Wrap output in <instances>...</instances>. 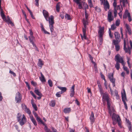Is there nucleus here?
Returning a JSON list of instances; mask_svg holds the SVG:
<instances>
[{
	"label": "nucleus",
	"mask_w": 132,
	"mask_h": 132,
	"mask_svg": "<svg viewBox=\"0 0 132 132\" xmlns=\"http://www.w3.org/2000/svg\"><path fill=\"white\" fill-rule=\"evenodd\" d=\"M19 121V122L21 126L23 125L26 122V118L25 117V116L24 114H23V117L21 120Z\"/></svg>",
	"instance_id": "9d476101"
},
{
	"label": "nucleus",
	"mask_w": 132,
	"mask_h": 132,
	"mask_svg": "<svg viewBox=\"0 0 132 132\" xmlns=\"http://www.w3.org/2000/svg\"><path fill=\"white\" fill-rule=\"evenodd\" d=\"M120 3H122L123 6V7L125 6V3L128 4V2L127 0H120Z\"/></svg>",
	"instance_id": "bb28decb"
},
{
	"label": "nucleus",
	"mask_w": 132,
	"mask_h": 132,
	"mask_svg": "<svg viewBox=\"0 0 132 132\" xmlns=\"http://www.w3.org/2000/svg\"><path fill=\"white\" fill-rule=\"evenodd\" d=\"M125 64L123 61V64L122 65H123V70L126 71L127 74H128L129 73V71L128 70L127 68L126 67H125Z\"/></svg>",
	"instance_id": "7c9ffc66"
},
{
	"label": "nucleus",
	"mask_w": 132,
	"mask_h": 132,
	"mask_svg": "<svg viewBox=\"0 0 132 132\" xmlns=\"http://www.w3.org/2000/svg\"><path fill=\"white\" fill-rule=\"evenodd\" d=\"M116 9L117 10V11L118 10L119 11H120V10H122L120 9V5H118L116 6Z\"/></svg>",
	"instance_id": "4d7b16f0"
},
{
	"label": "nucleus",
	"mask_w": 132,
	"mask_h": 132,
	"mask_svg": "<svg viewBox=\"0 0 132 132\" xmlns=\"http://www.w3.org/2000/svg\"><path fill=\"white\" fill-rule=\"evenodd\" d=\"M40 74L41 77H40L39 78L41 81L43 83L46 81V80L44 78V75L41 72L40 73Z\"/></svg>",
	"instance_id": "5701e85b"
},
{
	"label": "nucleus",
	"mask_w": 132,
	"mask_h": 132,
	"mask_svg": "<svg viewBox=\"0 0 132 132\" xmlns=\"http://www.w3.org/2000/svg\"><path fill=\"white\" fill-rule=\"evenodd\" d=\"M22 97L21 96L20 93L18 92L16 94L15 97V101H16V103H19L21 101Z\"/></svg>",
	"instance_id": "20e7f679"
},
{
	"label": "nucleus",
	"mask_w": 132,
	"mask_h": 132,
	"mask_svg": "<svg viewBox=\"0 0 132 132\" xmlns=\"http://www.w3.org/2000/svg\"><path fill=\"white\" fill-rule=\"evenodd\" d=\"M1 15L2 17V18L4 20L6 19V17L2 11L1 12Z\"/></svg>",
	"instance_id": "58836bf2"
},
{
	"label": "nucleus",
	"mask_w": 132,
	"mask_h": 132,
	"mask_svg": "<svg viewBox=\"0 0 132 132\" xmlns=\"http://www.w3.org/2000/svg\"><path fill=\"white\" fill-rule=\"evenodd\" d=\"M9 73L11 74L12 75L14 76H16V74L12 71L10 70L9 71Z\"/></svg>",
	"instance_id": "bf43d9fd"
},
{
	"label": "nucleus",
	"mask_w": 132,
	"mask_h": 132,
	"mask_svg": "<svg viewBox=\"0 0 132 132\" xmlns=\"http://www.w3.org/2000/svg\"><path fill=\"white\" fill-rule=\"evenodd\" d=\"M125 27L128 34L129 35H131V31L128 25L127 24H125Z\"/></svg>",
	"instance_id": "aec40b11"
},
{
	"label": "nucleus",
	"mask_w": 132,
	"mask_h": 132,
	"mask_svg": "<svg viewBox=\"0 0 132 132\" xmlns=\"http://www.w3.org/2000/svg\"><path fill=\"white\" fill-rule=\"evenodd\" d=\"M118 116H119L118 115H117L115 113L113 114L112 118L113 120V124L115 125L117 123V119L118 118Z\"/></svg>",
	"instance_id": "39448f33"
},
{
	"label": "nucleus",
	"mask_w": 132,
	"mask_h": 132,
	"mask_svg": "<svg viewBox=\"0 0 132 132\" xmlns=\"http://www.w3.org/2000/svg\"><path fill=\"white\" fill-rule=\"evenodd\" d=\"M116 50L117 51H119L120 49V46L118 45H116L115 46Z\"/></svg>",
	"instance_id": "864d4df0"
},
{
	"label": "nucleus",
	"mask_w": 132,
	"mask_h": 132,
	"mask_svg": "<svg viewBox=\"0 0 132 132\" xmlns=\"http://www.w3.org/2000/svg\"><path fill=\"white\" fill-rule=\"evenodd\" d=\"M121 97L122 101L124 103L125 102V100H127L126 94L124 89H123V92L121 93Z\"/></svg>",
	"instance_id": "6e6552de"
},
{
	"label": "nucleus",
	"mask_w": 132,
	"mask_h": 132,
	"mask_svg": "<svg viewBox=\"0 0 132 132\" xmlns=\"http://www.w3.org/2000/svg\"><path fill=\"white\" fill-rule=\"evenodd\" d=\"M60 3H58L57 5H56V10L57 11V12H59L60 11V5L59 4Z\"/></svg>",
	"instance_id": "ea45409f"
},
{
	"label": "nucleus",
	"mask_w": 132,
	"mask_h": 132,
	"mask_svg": "<svg viewBox=\"0 0 132 132\" xmlns=\"http://www.w3.org/2000/svg\"><path fill=\"white\" fill-rule=\"evenodd\" d=\"M113 77V73H109L108 74V77L109 79L112 78Z\"/></svg>",
	"instance_id": "37998d69"
},
{
	"label": "nucleus",
	"mask_w": 132,
	"mask_h": 132,
	"mask_svg": "<svg viewBox=\"0 0 132 132\" xmlns=\"http://www.w3.org/2000/svg\"><path fill=\"white\" fill-rule=\"evenodd\" d=\"M43 15L46 20L47 21H48V18L49 16V14L47 11L45 10H43Z\"/></svg>",
	"instance_id": "9b49d317"
},
{
	"label": "nucleus",
	"mask_w": 132,
	"mask_h": 132,
	"mask_svg": "<svg viewBox=\"0 0 132 132\" xmlns=\"http://www.w3.org/2000/svg\"><path fill=\"white\" fill-rule=\"evenodd\" d=\"M81 1V0H74L73 1L77 4L78 5V8L80 9H81L82 8V4L80 2Z\"/></svg>",
	"instance_id": "dca6fc26"
},
{
	"label": "nucleus",
	"mask_w": 132,
	"mask_h": 132,
	"mask_svg": "<svg viewBox=\"0 0 132 132\" xmlns=\"http://www.w3.org/2000/svg\"><path fill=\"white\" fill-rule=\"evenodd\" d=\"M104 9L105 11H107L108 9H109L110 5L108 2L106 1L104 3Z\"/></svg>",
	"instance_id": "f3484780"
},
{
	"label": "nucleus",
	"mask_w": 132,
	"mask_h": 132,
	"mask_svg": "<svg viewBox=\"0 0 132 132\" xmlns=\"http://www.w3.org/2000/svg\"><path fill=\"white\" fill-rule=\"evenodd\" d=\"M114 60L116 62L115 65V67L117 70L120 68V64L119 63H121L122 65L123 64V58L119 54H117L115 56Z\"/></svg>",
	"instance_id": "f257e3e1"
},
{
	"label": "nucleus",
	"mask_w": 132,
	"mask_h": 132,
	"mask_svg": "<svg viewBox=\"0 0 132 132\" xmlns=\"http://www.w3.org/2000/svg\"><path fill=\"white\" fill-rule=\"evenodd\" d=\"M99 92L100 93L101 95H103L104 93H103V92L102 88V89H99Z\"/></svg>",
	"instance_id": "69168bd1"
},
{
	"label": "nucleus",
	"mask_w": 132,
	"mask_h": 132,
	"mask_svg": "<svg viewBox=\"0 0 132 132\" xmlns=\"http://www.w3.org/2000/svg\"><path fill=\"white\" fill-rule=\"evenodd\" d=\"M21 118V115L20 113H18L17 114V119L18 121H20V119Z\"/></svg>",
	"instance_id": "f704fd0d"
},
{
	"label": "nucleus",
	"mask_w": 132,
	"mask_h": 132,
	"mask_svg": "<svg viewBox=\"0 0 132 132\" xmlns=\"http://www.w3.org/2000/svg\"><path fill=\"white\" fill-rule=\"evenodd\" d=\"M95 10L98 12H100L101 11V10L100 7L96 6L95 7Z\"/></svg>",
	"instance_id": "09e8293b"
},
{
	"label": "nucleus",
	"mask_w": 132,
	"mask_h": 132,
	"mask_svg": "<svg viewBox=\"0 0 132 132\" xmlns=\"http://www.w3.org/2000/svg\"><path fill=\"white\" fill-rule=\"evenodd\" d=\"M128 13H130L128 12V10H126L125 13L123 15V19H126L127 16V14Z\"/></svg>",
	"instance_id": "2f4dec72"
},
{
	"label": "nucleus",
	"mask_w": 132,
	"mask_h": 132,
	"mask_svg": "<svg viewBox=\"0 0 132 132\" xmlns=\"http://www.w3.org/2000/svg\"><path fill=\"white\" fill-rule=\"evenodd\" d=\"M102 98L103 101H106L109 99H110L109 96L108 94L106 92L103 94L102 95Z\"/></svg>",
	"instance_id": "423d86ee"
},
{
	"label": "nucleus",
	"mask_w": 132,
	"mask_h": 132,
	"mask_svg": "<svg viewBox=\"0 0 132 132\" xmlns=\"http://www.w3.org/2000/svg\"><path fill=\"white\" fill-rule=\"evenodd\" d=\"M41 123L43 125L45 126L44 129L46 132H52L50 130L47 128V126L45 125L43 121ZM51 129L52 130V132H57V130L54 128L53 127L51 128Z\"/></svg>",
	"instance_id": "7ed1b4c3"
},
{
	"label": "nucleus",
	"mask_w": 132,
	"mask_h": 132,
	"mask_svg": "<svg viewBox=\"0 0 132 132\" xmlns=\"http://www.w3.org/2000/svg\"><path fill=\"white\" fill-rule=\"evenodd\" d=\"M25 83L26 84V86L28 87V90H30V86L28 84V82L25 81Z\"/></svg>",
	"instance_id": "6e6d98bb"
},
{
	"label": "nucleus",
	"mask_w": 132,
	"mask_h": 132,
	"mask_svg": "<svg viewBox=\"0 0 132 132\" xmlns=\"http://www.w3.org/2000/svg\"><path fill=\"white\" fill-rule=\"evenodd\" d=\"M117 10L116 9H114V17H116L117 15Z\"/></svg>",
	"instance_id": "680f3d73"
},
{
	"label": "nucleus",
	"mask_w": 132,
	"mask_h": 132,
	"mask_svg": "<svg viewBox=\"0 0 132 132\" xmlns=\"http://www.w3.org/2000/svg\"><path fill=\"white\" fill-rule=\"evenodd\" d=\"M21 107L22 109L24 110H25L27 108V106L24 104H21Z\"/></svg>",
	"instance_id": "3c124183"
},
{
	"label": "nucleus",
	"mask_w": 132,
	"mask_h": 132,
	"mask_svg": "<svg viewBox=\"0 0 132 132\" xmlns=\"http://www.w3.org/2000/svg\"><path fill=\"white\" fill-rule=\"evenodd\" d=\"M75 85H73L70 89V96L71 97L73 96L75 94Z\"/></svg>",
	"instance_id": "f8f14e48"
},
{
	"label": "nucleus",
	"mask_w": 132,
	"mask_h": 132,
	"mask_svg": "<svg viewBox=\"0 0 132 132\" xmlns=\"http://www.w3.org/2000/svg\"><path fill=\"white\" fill-rule=\"evenodd\" d=\"M104 27H100L99 28L98 33L99 37H102L104 34Z\"/></svg>",
	"instance_id": "0eeeda50"
},
{
	"label": "nucleus",
	"mask_w": 132,
	"mask_h": 132,
	"mask_svg": "<svg viewBox=\"0 0 132 132\" xmlns=\"http://www.w3.org/2000/svg\"><path fill=\"white\" fill-rule=\"evenodd\" d=\"M24 111L28 113L29 114H31V112L30 110L28 108H27Z\"/></svg>",
	"instance_id": "79ce46f5"
},
{
	"label": "nucleus",
	"mask_w": 132,
	"mask_h": 132,
	"mask_svg": "<svg viewBox=\"0 0 132 132\" xmlns=\"http://www.w3.org/2000/svg\"><path fill=\"white\" fill-rule=\"evenodd\" d=\"M33 114L34 115L36 118L38 117L37 114L34 111L33 112Z\"/></svg>",
	"instance_id": "774afa93"
},
{
	"label": "nucleus",
	"mask_w": 132,
	"mask_h": 132,
	"mask_svg": "<svg viewBox=\"0 0 132 132\" xmlns=\"http://www.w3.org/2000/svg\"><path fill=\"white\" fill-rule=\"evenodd\" d=\"M83 23L84 24V28H83L84 29H86V25H87L88 24V22L87 20H85V19H83Z\"/></svg>",
	"instance_id": "c85d7f7f"
},
{
	"label": "nucleus",
	"mask_w": 132,
	"mask_h": 132,
	"mask_svg": "<svg viewBox=\"0 0 132 132\" xmlns=\"http://www.w3.org/2000/svg\"><path fill=\"white\" fill-rule=\"evenodd\" d=\"M99 44L100 45H101L103 43V39L102 37H99Z\"/></svg>",
	"instance_id": "49530a36"
},
{
	"label": "nucleus",
	"mask_w": 132,
	"mask_h": 132,
	"mask_svg": "<svg viewBox=\"0 0 132 132\" xmlns=\"http://www.w3.org/2000/svg\"><path fill=\"white\" fill-rule=\"evenodd\" d=\"M120 21L119 19L117 20L116 21V25L117 26H119L120 23Z\"/></svg>",
	"instance_id": "de8ad7c7"
},
{
	"label": "nucleus",
	"mask_w": 132,
	"mask_h": 132,
	"mask_svg": "<svg viewBox=\"0 0 132 132\" xmlns=\"http://www.w3.org/2000/svg\"><path fill=\"white\" fill-rule=\"evenodd\" d=\"M107 102V105H108V109H109L110 108V106H111V101L110 100V99H109L108 100V101H106Z\"/></svg>",
	"instance_id": "c9c22d12"
},
{
	"label": "nucleus",
	"mask_w": 132,
	"mask_h": 132,
	"mask_svg": "<svg viewBox=\"0 0 132 132\" xmlns=\"http://www.w3.org/2000/svg\"><path fill=\"white\" fill-rule=\"evenodd\" d=\"M48 83L50 87L53 86V83L52 80L51 79H49L48 81Z\"/></svg>",
	"instance_id": "a19ab883"
},
{
	"label": "nucleus",
	"mask_w": 132,
	"mask_h": 132,
	"mask_svg": "<svg viewBox=\"0 0 132 132\" xmlns=\"http://www.w3.org/2000/svg\"><path fill=\"white\" fill-rule=\"evenodd\" d=\"M121 119L119 116H118V118L117 119V121L118 122V126L119 127H121Z\"/></svg>",
	"instance_id": "c756f323"
},
{
	"label": "nucleus",
	"mask_w": 132,
	"mask_h": 132,
	"mask_svg": "<svg viewBox=\"0 0 132 132\" xmlns=\"http://www.w3.org/2000/svg\"><path fill=\"white\" fill-rule=\"evenodd\" d=\"M28 38L30 43H31L33 45H34L35 44L34 41L35 40V37L33 36H29Z\"/></svg>",
	"instance_id": "2eb2a0df"
},
{
	"label": "nucleus",
	"mask_w": 132,
	"mask_h": 132,
	"mask_svg": "<svg viewBox=\"0 0 132 132\" xmlns=\"http://www.w3.org/2000/svg\"><path fill=\"white\" fill-rule=\"evenodd\" d=\"M36 118L38 122H40L41 123L42 121L41 119L38 116Z\"/></svg>",
	"instance_id": "603ef678"
},
{
	"label": "nucleus",
	"mask_w": 132,
	"mask_h": 132,
	"mask_svg": "<svg viewBox=\"0 0 132 132\" xmlns=\"http://www.w3.org/2000/svg\"><path fill=\"white\" fill-rule=\"evenodd\" d=\"M71 109L70 108H66L64 109L63 111L65 113H69L71 111Z\"/></svg>",
	"instance_id": "cd10ccee"
},
{
	"label": "nucleus",
	"mask_w": 132,
	"mask_h": 132,
	"mask_svg": "<svg viewBox=\"0 0 132 132\" xmlns=\"http://www.w3.org/2000/svg\"><path fill=\"white\" fill-rule=\"evenodd\" d=\"M48 21L50 29L52 33L54 30L53 24L54 23V17L53 15H51L50 17L48 18Z\"/></svg>",
	"instance_id": "f03ea898"
},
{
	"label": "nucleus",
	"mask_w": 132,
	"mask_h": 132,
	"mask_svg": "<svg viewBox=\"0 0 132 132\" xmlns=\"http://www.w3.org/2000/svg\"><path fill=\"white\" fill-rule=\"evenodd\" d=\"M4 21L10 23L12 26H14L13 23L10 20V18L9 16H8L7 17V19L6 18V19L4 20Z\"/></svg>",
	"instance_id": "4be33fe9"
},
{
	"label": "nucleus",
	"mask_w": 132,
	"mask_h": 132,
	"mask_svg": "<svg viewBox=\"0 0 132 132\" xmlns=\"http://www.w3.org/2000/svg\"><path fill=\"white\" fill-rule=\"evenodd\" d=\"M57 87L59 88L61 90V92H62V94L64 92H65L67 90V88L65 87H61L58 86Z\"/></svg>",
	"instance_id": "393cba45"
},
{
	"label": "nucleus",
	"mask_w": 132,
	"mask_h": 132,
	"mask_svg": "<svg viewBox=\"0 0 132 132\" xmlns=\"http://www.w3.org/2000/svg\"><path fill=\"white\" fill-rule=\"evenodd\" d=\"M126 40L125 39L124 40V46H123V49L125 51L126 53H128L129 51V50H130L131 49L129 47V46L128 47V48H127L126 47Z\"/></svg>",
	"instance_id": "4468645a"
},
{
	"label": "nucleus",
	"mask_w": 132,
	"mask_h": 132,
	"mask_svg": "<svg viewBox=\"0 0 132 132\" xmlns=\"http://www.w3.org/2000/svg\"><path fill=\"white\" fill-rule=\"evenodd\" d=\"M86 29L82 28V35L81 34H80L82 39H83V38L85 39H87V38L86 35Z\"/></svg>",
	"instance_id": "1a4fd4ad"
},
{
	"label": "nucleus",
	"mask_w": 132,
	"mask_h": 132,
	"mask_svg": "<svg viewBox=\"0 0 132 132\" xmlns=\"http://www.w3.org/2000/svg\"><path fill=\"white\" fill-rule=\"evenodd\" d=\"M30 119L32 122L33 123H34V125L35 126H36L37 125V123L36 122L35 120V119L34 118V117L33 116H30Z\"/></svg>",
	"instance_id": "b1692460"
},
{
	"label": "nucleus",
	"mask_w": 132,
	"mask_h": 132,
	"mask_svg": "<svg viewBox=\"0 0 132 132\" xmlns=\"http://www.w3.org/2000/svg\"><path fill=\"white\" fill-rule=\"evenodd\" d=\"M111 28L112 30H114L116 28V26L114 24H113L111 26Z\"/></svg>",
	"instance_id": "5fc2aeb1"
},
{
	"label": "nucleus",
	"mask_w": 132,
	"mask_h": 132,
	"mask_svg": "<svg viewBox=\"0 0 132 132\" xmlns=\"http://www.w3.org/2000/svg\"><path fill=\"white\" fill-rule=\"evenodd\" d=\"M114 36L115 39L116 40H120V36L119 33L118 32H115L114 33Z\"/></svg>",
	"instance_id": "6ab92c4d"
},
{
	"label": "nucleus",
	"mask_w": 132,
	"mask_h": 132,
	"mask_svg": "<svg viewBox=\"0 0 132 132\" xmlns=\"http://www.w3.org/2000/svg\"><path fill=\"white\" fill-rule=\"evenodd\" d=\"M90 122L92 124L95 121V117L94 113L93 112H91V114L90 117Z\"/></svg>",
	"instance_id": "ddd939ff"
},
{
	"label": "nucleus",
	"mask_w": 132,
	"mask_h": 132,
	"mask_svg": "<svg viewBox=\"0 0 132 132\" xmlns=\"http://www.w3.org/2000/svg\"><path fill=\"white\" fill-rule=\"evenodd\" d=\"M85 14L86 19H88V15L86 11H85Z\"/></svg>",
	"instance_id": "e2e57ef3"
},
{
	"label": "nucleus",
	"mask_w": 132,
	"mask_h": 132,
	"mask_svg": "<svg viewBox=\"0 0 132 132\" xmlns=\"http://www.w3.org/2000/svg\"><path fill=\"white\" fill-rule=\"evenodd\" d=\"M113 6L114 7V9H116L117 3L116 2V1H114V2L113 3Z\"/></svg>",
	"instance_id": "13d9d810"
},
{
	"label": "nucleus",
	"mask_w": 132,
	"mask_h": 132,
	"mask_svg": "<svg viewBox=\"0 0 132 132\" xmlns=\"http://www.w3.org/2000/svg\"><path fill=\"white\" fill-rule=\"evenodd\" d=\"M35 93L38 96H42V93L38 89H35L34 90Z\"/></svg>",
	"instance_id": "72a5a7b5"
},
{
	"label": "nucleus",
	"mask_w": 132,
	"mask_h": 132,
	"mask_svg": "<svg viewBox=\"0 0 132 132\" xmlns=\"http://www.w3.org/2000/svg\"><path fill=\"white\" fill-rule=\"evenodd\" d=\"M120 12L118 13V14L119 16L121 18L122 17V10H120Z\"/></svg>",
	"instance_id": "0e129e2a"
},
{
	"label": "nucleus",
	"mask_w": 132,
	"mask_h": 132,
	"mask_svg": "<svg viewBox=\"0 0 132 132\" xmlns=\"http://www.w3.org/2000/svg\"><path fill=\"white\" fill-rule=\"evenodd\" d=\"M55 101L54 100H53L51 101L50 105L52 107H54L55 106Z\"/></svg>",
	"instance_id": "e433bc0d"
},
{
	"label": "nucleus",
	"mask_w": 132,
	"mask_h": 132,
	"mask_svg": "<svg viewBox=\"0 0 132 132\" xmlns=\"http://www.w3.org/2000/svg\"><path fill=\"white\" fill-rule=\"evenodd\" d=\"M44 64L43 62L40 59H39L37 65L38 67H40L41 68Z\"/></svg>",
	"instance_id": "412c9836"
},
{
	"label": "nucleus",
	"mask_w": 132,
	"mask_h": 132,
	"mask_svg": "<svg viewBox=\"0 0 132 132\" xmlns=\"http://www.w3.org/2000/svg\"><path fill=\"white\" fill-rule=\"evenodd\" d=\"M65 17L68 20H70L71 19L70 16L67 14L65 15Z\"/></svg>",
	"instance_id": "a18cd8bd"
},
{
	"label": "nucleus",
	"mask_w": 132,
	"mask_h": 132,
	"mask_svg": "<svg viewBox=\"0 0 132 132\" xmlns=\"http://www.w3.org/2000/svg\"><path fill=\"white\" fill-rule=\"evenodd\" d=\"M62 94V92H59L56 93V95L57 97H60L61 96L60 94Z\"/></svg>",
	"instance_id": "8fccbe9b"
},
{
	"label": "nucleus",
	"mask_w": 132,
	"mask_h": 132,
	"mask_svg": "<svg viewBox=\"0 0 132 132\" xmlns=\"http://www.w3.org/2000/svg\"><path fill=\"white\" fill-rule=\"evenodd\" d=\"M108 32H109V36H110V37L111 38H112V37L113 36L111 34V31H110V28H109V30Z\"/></svg>",
	"instance_id": "052dcab7"
},
{
	"label": "nucleus",
	"mask_w": 132,
	"mask_h": 132,
	"mask_svg": "<svg viewBox=\"0 0 132 132\" xmlns=\"http://www.w3.org/2000/svg\"><path fill=\"white\" fill-rule=\"evenodd\" d=\"M109 79L110 81L112 83L115 82V79L113 78Z\"/></svg>",
	"instance_id": "338daca9"
},
{
	"label": "nucleus",
	"mask_w": 132,
	"mask_h": 132,
	"mask_svg": "<svg viewBox=\"0 0 132 132\" xmlns=\"http://www.w3.org/2000/svg\"><path fill=\"white\" fill-rule=\"evenodd\" d=\"M127 17L128 18V20L129 22L131 21L132 20V19L131 18L130 13H128L127 14Z\"/></svg>",
	"instance_id": "c03bdc74"
},
{
	"label": "nucleus",
	"mask_w": 132,
	"mask_h": 132,
	"mask_svg": "<svg viewBox=\"0 0 132 132\" xmlns=\"http://www.w3.org/2000/svg\"><path fill=\"white\" fill-rule=\"evenodd\" d=\"M126 121L127 122V123H128V128L129 129V131L130 132L131 131V125L130 122L129 120H127V119H126Z\"/></svg>",
	"instance_id": "a211bd4d"
},
{
	"label": "nucleus",
	"mask_w": 132,
	"mask_h": 132,
	"mask_svg": "<svg viewBox=\"0 0 132 132\" xmlns=\"http://www.w3.org/2000/svg\"><path fill=\"white\" fill-rule=\"evenodd\" d=\"M31 103L32 105V106L33 108L34 109L35 111H37V108L36 105V104L32 102L31 101Z\"/></svg>",
	"instance_id": "473e14b6"
},
{
	"label": "nucleus",
	"mask_w": 132,
	"mask_h": 132,
	"mask_svg": "<svg viewBox=\"0 0 132 132\" xmlns=\"http://www.w3.org/2000/svg\"><path fill=\"white\" fill-rule=\"evenodd\" d=\"M108 21L110 22L111 21L114 20V18L113 16L108 17Z\"/></svg>",
	"instance_id": "4c0bfd02"
},
{
	"label": "nucleus",
	"mask_w": 132,
	"mask_h": 132,
	"mask_svg": "<svg viewBox=\"0 0 132 132\" xmlns=\"http://www.w3.org/2000/svg\"><path fill=\"white\" fill-rule=\"evenodd\" d=\"M120 41V40L117 39L116 40L115 39H113V40L112 42L114 43L115 46L118 45V43Z\"/></svg>",
	"instance_id": "a878e982"
}]
</instances>
